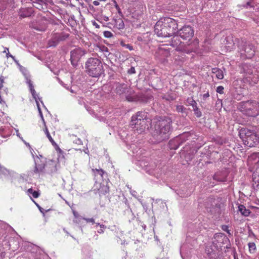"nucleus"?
I'll return each mask as SVG.
<instances>
[{
    "label": "nucleus",
    "mask_w": 259,
    "mask_h": 259,
    "mask_svg": "<svg viewBox=\"0 0 259 259\" xmlns=\"http://www.w3.org/2000/svg\"><path fill=\"white\" fill-rule=\"evenodd\" d=\"M116 25L118 29H123L124 27V24L122 19H118L116 21Z\"/></svg>",
    "instance_id": "obj_32"
},
{
    "label": "nucleus",
    "mask_w": 259,
    "mask_h": 259,
    "mask_svg": "<svg viewBox=\"0 0 259 259\" xmlns=\"http://www.w3.org/2000/svg\"><path fill=\"white\" fill-rule=\"evenodd\" d=\"M85 68L88 74L94 77H98L103 71L102 62L99 59L95 58L88 59L85 63Z\"/></svg>",
    "instance_id": "obj_5"
},
{
    "label": "nucleus",
    "mask_w": 259,
    "mask_h": 259,
    "mask_svg": "<svg viewBox=\"0 0 259 259\" xmlns=\"http://www.w3.org/2000/svg\"><path fill=\"white\" fill-rule=\"evenodd\" d=\"M193 109L194 111L195 114L197 117H200L201 116V112L199 109L197 105H195L194 107H193Z\"/></svg>",
    "instance_id": "obj_33"
},
{
    "label": "nucleus",
    "mask_w": 259,
    "mask_h": 259,
    "mask_svg": "<svg viewBox=\"0 0 259 259\" xmlns=\"http://www.w3.org/2000/svg\"><path fill=\"white\" fill-rule=\"evenodd\" d=\"M45 4L43 1H39L38 2H33L32 4V6L34 7H35L36 8L40 10L41 9H42V4Z\"/></svg>",
    "instance_id": "obj_27"
},
{
    "label": "nucleus",
    "mask_w": 259,
    "mask_h": 259,
    "mask_svg": "<svg viewBox=\"0 0 259 259\" xmlns=\"http://www.w3.org/2000/svg\"><path fill=\"white\" fill-rule=\"evenodd\" d=\"M184 109V107L182 105H177L176 107V110L178 112H183Z\"/></svg>",
    "instance_id": "obj_39"
},
{
    "label": "nucleus",
    "mask_w": 259,
    "mask_h": 259,
    "mask_svg": "<svg viewBox=\"0 0 259 259\" xmlns=\"http://www.w3.org/2000/svg\"><path fill=\"white\" fill-rule=\"evenodd\" d=\"M222 229L224 231L227 232L228 234H230V230H229L228 227L226 225L222 226Z\"/></svg>",
    "instance_id": "obj_42"
},
{
    "label": "nucleus",
    "mask_w": 259,
    "mask_h": 259,
    "mask_svg": "<svg viewBox=\"0 0 259 259\" xmlns=\"http://www.w3.org/2000/svg\"><path fill=\"white\" fill-rule=\"evenodd\" d=\"M180 35H174L171 38L170 45L176 47V50L186 53L194 52L197 48V42H192L187 44L185 41L180 40Z\"/></svg>",
    "instance_id": "obj_3"
},
{
    "label": "nucleus",
    "mask_w": 259,
    "mask_h": 259,
    "mask_svg": "<svg viewBox=\"0 0 259 259\" xmlns=\"http://www.w3.org/2000/svg\"><path fill=\"white\" fill-rule=\"evenodd\" d=\"M239 136L244 144L249 147L255 146L259 141V137L256 132L247 128H241Z\"/></svg>",
    "instance_id": "obj_4"
},
{
    "label": "nucleus",
    "mask_w": 259,
    "mask_h": 259,
    "mask_svg": "<svg viewBox=\"0 0 259 259\" xmlns=\"http://www.w3.org/2000/svg\"><path fill=\"white\" fill-rule=\"evenodd\" d=\"M237 109L249 117H256L259 115V102L255 100H248L239 103Z\"/></svg>",
    "instance_id": "obj_2"
},
{
    "label": "nucleus",
    "mask_w": 259,
    "mask_h": 259,
    "mask_svg": "<svg viewBox=\"0 0 259 259\" xmlns=\"http://www.w3.org/2000/svg\"><path fill=\"white\" fill-rule=\"evenodd\" d=\"M179 34L181 38L186 42L187 44L192 42H197V40L195 41L192 40V38L194 35V30L189 26H184L179 31Z\"/></svg>",
    "instance_id": "obj_7"
},
{
    "label": "nucleus",
    "mask_w": 259,
    "mask_h": 259,
    "mask_svg": "<svg viewBox=\"0 0 259 259\" xmlns=\"http://www.w3.org/2000/svg\"><path fill=\"white\" fill-rule=\"evenodd\" d=\"M153 98L150 91H147L144 93L141 92L135 94L134 92L133 95H129L126 96V100L131 102H139L141 103H147Z\"/></svg>",
    "instance_id": "obj_6"
},
{
    "label": "nucleus",
    "mask_w": 259,
    "mask_h": 259,
    "mask_svg": "<svg viewBox=\"0 0 259 259\" xmlns=\"http://www.w3.org/2000/svg\"><path fill=\"white\" fill-rule=\"evenodd\" d=\"M93 4L95 5V6H99V2L98 1H95L93 2Z\"/></svg>",
    "instance_id": "obj_50"
},
{
    "label": "nucleus",
    "mask_w": 259,
    "mask_h": 259,
    "mask_svg": "<svg viewBox=\"0 0 259 259\" xmlns=\"http://www.w3.org/2000/svg\"><path fill=\"white\" fill-rule=\"evenodd\" d=\"M27 83L28 84V86H29V90H30V91L32 94V96H33V98L35 99L36 102L37 103V106H38V110L39 111V112H41L40 111V109L39 108V107H38V102H37V98L38 97L37 95L36 94V93L34 90V87L33 85V84H32V81L29 80L27 81Z\"/></svg>",
    "instance_id": "obj_23"
},
{
    "label": "nucleus",
    "mask_w": 259,
    "mask_h": 259,
    "mask_svg": "<svg viewBox=\"0 0 259 259\" xmlns=\"http://www.w3.org/2000/svg\"><path fill=\"white\" fill-rule=\"evenodd\" d=\"M172 120L168 117L159 116L154 119L152 136L154 143H160L169 138Z\"/></svg>",
    "instance_id": "obj_1"
},
{
    "label": "nucleus",
    "mask_w": 259,
    "mask_h": 259,
    "mask_svg": "<svg viewBox=\"0 0 259 259\" xmlns=\"http://www.w3.org/2000/svg\"><path fill=\"white\" fill-rule=\"evenodd\" d=\"M224 87L223 86L220 85L217 87L216 91L217 93L220 94H223L224 93Z\"/></svg>",
    "instance_id": "obj_38"
},
{
    "label": "nucleus",
    "mask_w": 259,
    "mask_h": 259,
    "mask_svg": "<svg viewBox=\"0 0 259 259\" xmlns=\"http://www.w3.org/2000/svg\"><path fill=\"white\" fill-rule=\"evenodd\" d=\"M164 25L161 18L155 25L154 32L158 36L166 37L171 36Z\"/></svg>",
    "instance_id": "obj_9"
},
{
    "label": "nucleus",
    "mask_w": 259,
    "mask_h": 259,
    "mask_svg": "<svg viewBox=\"0 0 259 259\" xmlns=\"http://www.w3.org/2000/svg\"><path fill=\"white\" fill-rule=\"evenodd\" d=\"M179 145H178L175 147H171V148L176 149L179 147Z\"/></svg>",
    "instance_id": "obj_52"
},
{
    "label": "nucleus",
    "mask_w": 259,
    "mask_h": 259,
    "mask_svg": "<svg viewBox=\"0 0 259 259\" xmlns=\"http://www.w3.org/2000/svg\"><path fill=\"white\" fill-rule=\"evenodd\" d=\"M53 134L54 135L55 134V131H53Z\"/></svg>",
    "instance_id": "obj_55"
},
{
    "label": "nucleus",
    "mask_w": 259,
    "mask_h": 259,
    "mask_svg": "<svg viewBox=\"0 0 259 259\" xmlns=\"http://www.w3.org/2000/svg\"><path fill=\"white\" fill-rule=\"evenodd\" d=\"M49 163H36L34 172L35 174L45 172L46 171H47V168L49 167Z\"/></svg>",
    "instance_id": "obj_21"
},
{
    "label": "nucleus",
    "mask_w": 259,
    "mask_h": 259,
    "mask_svg": "<svg viewBox=\"0 0 259 259\" xmlns=\"http://www.w3.org/2000/svg\"><path fill=\"white\" fill-rule=\"evenodd\" d=\"M238 211L244 217H248L251 213L249 209H246V207L242 204L238 206Z\"/></svg>",
    "instance_id": "obj_24"
},
{
    "label": "nucleus",
    "mask_w": 259,
    "mask_h": 259,
    "mask_svg": "<svg viewBox=\"0 0 259 259\" xmlns=\"http://www.w3.org/2000/svg\"><path fill=\"white\" fill-rule=\"evenodd\" d=\"M148 120L147 113L145 111H139L132 117L131 121H139L141 120Z\"/></svg>",
    "instance_id": "obj_19"
},
{
    "label": "nucleus",
    "mask_w": 259,
    "mask_h": 259,
    "mask_svg": "<svg viewBox=\"0 0 259 259\" xmlns=\"http://www.w3.org/2000/svg\"><path fill=\"white\" fill-rule=\"evenodd\" d=\"M120 45L123 47H125L130 51H132L134 50L133 47L130 44H125L123 40L120 41Z\"/></svg>",
    "instance_id": "obj_31"
},
{
    "label": "nucleus",
    "mask_w": 259,
    "mask_h": 259,
    "mask_svg": "<svg viewBox=\"0 0 259 259\" xmlns=\"http://www.w3.org/2000/svg\"><path fill=\"white\" fill-rule=\"evenodd\" d=\"M6 171V168L0 164V175L5 174Z\"/></svg>",
    "instance_id": "obj_40"
},
{
    "label": "nucleus",
    "mask_w": 259,
    "mask_h": 259,
    "mask_svg": "<svg viewBox=\"0 0 259 259\" xmlns=\"http://www.w3.org/2000/svg\"><path fill=\"white\" fill-rule=\"evenodd\" d=\"M250 253H254L256 250V245L254 242H249L248 244Z\"/></svg>",
    "instance_id": "obj_29"
},
{
    "label": "nucleus",
    "mask_w": 259,
    "mask_h": 259,
    "mask_svg": "<svg viewBox=\"0 0 259 259\" xmlns=\"http://www.w3.org/2000/svg\"><path fill=\"white\" fill-rule=\"evenodd\" d=\"M6 48H5V50H4V53H6L7 54V53H8V51H7V50H6Z\"/></svg>",
    "instance_id": "obj_54"
},
{
    "label": "nucleus",
    "mask_w": 259,
    "mask_h": 259,
    "mask_svg": "<svg viewBox=\"0 0 259 259\" xmlns=\"http://www.w3.org/2000/svg\"><path fill=\"white\" fill-rule=\"evenodd\" d=\"M85 53L80 48L75 49L71 52L70 60L73 65H76L77 62L84 55Z\"/></svg>",
    "instance_id": "obj_15"
},
{
    "label": "nucleus",
    "mask_w": 259,
    "mask_h": 259,
    "mask_svg": "<svg viewBox=\"0 0 259 259\" xmlns=\"http://www.w3.org/2000/svg\"><path fill=\"white\" fill-rule=\"evenodd\" d=\"M6 252L4 251L0 250V256L2 259H5Z\"/></svg>",
    "instance_id": "obj_45"
},
{
    "label": "nucleus",
    "mask_w": 259,
    "mask_h": 259,
    "mask_svg": "<svg viewBox=\"0 0 259 259\" xmlns=\"http://www.w3.org/2000/svg\"><path fill=\"white\" fill-rule=\"evenodd\" d=\"M97 189V193L100 195H105L109 192V188L104 184L99 183L95 185Z\"/></svg>",
    "instance_id": "obj_17"
},
{
    "label": "nucleus",
    "mask_w": 259,
    "mask_h": 259,
    "mask_svg": "<svg viewBox=\"0 0 259 259\" xmlns=\"http://www.w3.org/2000/svg\"><path fill=\"white\" fill-rule=\"evenodd\" d=\"M98 225H100L101 228H104V227H105V226L104 225H100L99 223L98 224Z\"/></svg>",
    "instance_id": "obj_51"
},
{
    "label": "nucleus",
    "mask_w": 259,
    "mask_h": 259,
    "mask_svg": "<svg viewBox=\"0 0 259 259\" xmlns=\"http://www.w3.org/2000/svg\"><path fill=\"white\" fill-rule=\"evenodd\" d=\"M187 101H188V103L189 104V105L192 106V107H194L195 105V106L197 105L196 102L192 98H188L187 99Z\"/></svg>",
    "instance_id": "obj_35"
},
{
    "label": "nucleus",
    "mask_w": 259,
    "mask_h": 259,
    "mask_svg": "<svg viewBox=\"0 0 259 259\" xmlns=\"http://www.w3.org/2000/svg\"><path fill=\"white\" fill-rule=\"evenodd\" d=\"M115 92L119 96L125 97L129 95H133L134 92L132 91L129 87L125 83H117L116 84Z\"/></svg>",
    "instance_id": "obj_11"
},
{
    "label": "nucleus",
    "mask_w": 259,
    "mask_h": 259,
    "mask_svg": "<svg viewBox=\"0 0 259 259\" xmlns=\"http://www.w3.org/2000/svg\"><path fill=\"white\" fill-rule=\"evenodd\" d=\"M169 55L168 45L165 44L160 45L155 53V56L161 61L165 60Z\"/></svg>",
    "instance_id": "obj_12"
},
{
    "label": "nucleus",
    "mask_w": 259,
    "mask_h": 259,
    "mask_svg": "<svg viewBox=\"0 0 259 259\" xmlns=\"http://www.w3.org/2000/svg\"><path fill=\"white\" fill-rule=\"evenodd\" d=\"M85 220L87 223H92V224L95 223V220L93 218L85 219Z\"/></svg>",
    "instance_id": "obj_43"
},
{
    "label": "nucleus",
    "mask_w": 259,
    "mask_h": 259,
    "mask_svg": "<svg viewBox=\"0 0 259 259\" xmlns=\"http://www.w3.org/2000/svg\"><path fill=\"white\" fill-rule=\"evenodd\" d=\"M6 50H7V51H8V53H7V54H6V57H7L8 58L10 57V58H12L13 59H14V57L13 55H11V54L9 53V49H8V48H6Z\"/></svg>",
    "instance_id": "obj_44"
},
{
    "label": "nucleus",
    "mask_w": 259,
    "mask_h": 259,
    "mask_svg": "<svg viewBox=\"0 0 259 259\" xmlns=\"http://www.w3.org/2000/svg\"><path fill=\"white\" fill-rule=\"evenodd\" d=\"M102 51L104 52L109 53L108 49L105 46H103L102 47Z\"/></svg>",
    "instance_id": "obj_46"
},
{
    "label": "nucleus",
    "mask_w": 259,
    "mask_h": 259,
    "mask_svg": "<svg viewBox=\"0 0 259 259\" xmlns=\"http://www.w3.org/2000/svg\"><path fill=\"white\" fill-rule=\"evenodd\" d=\"M40 116H41V118L42 119V122H43V124H44V127H43V131L44 132V133H45L46 136L47 137V138H48L49 140L50 141V142L52 143V144L53 145H56V142L54 141V140H53V139L52 138V137H51L49 132V130H48V128L47 127V126L46 125V122L45 121V119L43 117V115H42V114L41 113V112H40Z\"/></svg>",
    "instance_id": "obj_20"
},
{
    "label": "nucleus",
    "mask_w": 259,
    "mask_h": 259,
    "mask_svg": "<svg viewBox=\"0 0 259 259\" xmlns=\"http://www.w3.org/2000/svg\"><path fill=\"white\" fill-rule=\"evenodd\" d=\"M253 186L254 187L259 188V177L254 176L253 178Z\"/></svg>",
    "instance_id": "obj_34"
},
{
    "label": "nucleus",
    "mask_w": 259,
    "mask_h": 259,
    "mask_svg": "<svg viewBox=\"0 0 259 259\" xmlns=\"http://www.w3.org/2000/svg\"><path fill=\"white\" fill-rule=\"evenodd\" d=\"M212 72L215 74L216 77L219 79H222L224 78V74L223 71L218 68H213Z\"/></svg>",
    "instance_id": "obj_26"
},
{
    "label": "nucleus",
    "mask_w": 259,
    "mask_h": 259,
    "mask_svg": "<svg viewBox=\"0 0 259 259\" xmlns=\"http://www.w3.org/2000/svg\"><path fill=\"white\" fill-rule=\"evenodd\" d=\"M93 25L96 28H99L100 25L97 23L95 21H94L92 22Z\"/></svg>",
    "instance_id": "obj_47"
},
{
    "label": "nucleus",
    "mask_w": 259,
    "mask_h": 259,
    "mask_svg": "<svg viewBox=\"0 0 259 259\" xmlns=\"http://www.w3.org/2000/svg\"><path fill=\"white\" fill-rule=\"evenodd\" d=\"M104 36L106 38H111L113 36V34L109 31H105L104 32Z\"/></svg>",
    "instance_id": "obj_37"
},
{
    "label": "nucleus",
    "mask_w": 259,
    "mask_h": 259,
    "mask_svg": "<svg viewBox=\"0 0 259 259\" xmlns=\"http://www.w3.org/2000/svg\"><path fill=\"white\" fill-rule=\"evenodd\" d=\"M92 171L94 172H96L97 174L100 175L102 177H103L104 174V171L102 169H92Z\"/></svg>",
    "instance_id": "obj_36"
},
{
    "label": "nucleus",
    "mask_w": 259,
    "mask_h": 259,
    "mask_svg": "<svg viewBox=\"0 0 259 259\" xmlns=\"http://www.w3.org/2000/svg\"><path fill=\"white\" fill-rule=\"evenodd\" d=\"M33 13L32 8H23L20 9L19 16L21 18L30 17Z\"/></svg>",
    "instance_id": "obj_18"
},
{
    "label": "nucleus",
    "mask_w": 259,
    "mask_h": 259,
    "mask_svg": "<svg viewBox=\"0 0 259 259\" xmlns=\"http://www.w3.org/2000/svg\"><path fill=\"white\" fill-rule=\"evenodd\" d=\"M32 196L35 198H38L39 195H40V193H39L38 191H34L32 194Z\"/></svg>",
    "instance_id": "obj_41"
},
{
    "label": "nucleus",
    "mask_w": 259,
    "mask_h": 259,
    "mask_svg": "<svg viewBox=\"0 0 259 259\" xmlns=\"http://www.w3.org/2000/svg\"><path fill=\"white\" fill-rule=\"evenodd\" d=\"M69 34L64 32L60 33H55L52 34L51 38L48 42V46L50 47H56L60 42L65 40L69 37Z\"/></svg>",
    "instance_id": "obj_8"
},
{
    "label": "nucleus",
    "mask_w": 259,
    "mask_h": 259,
    "mask_svg": "<svg viewBox=\"0 0 259 259\" xmlns=\"http://www.w3.org/2000/svg\"><path fill=\"white\" fill-rule=\"evenodd\" d=\"M161 19L164 24H165L164 26L167 28L168 33L171 36L174 35L178 29L177 21L169 17H165Z\"/></svg>",
    "instance_id": "obj_10"
},
{
    "label": "nucleus",
    "mask_w": 259,
    "mask_h": 259,
    "mask_svg": "<svg viewBox=\"0 0 259 259\" xmlns=\"http://www.w3.org/2000/svg\"><path fill=\"white\" fill-rule=\"evenodd\" d=\"M244 80L251 85L256 84L259 80V77L257 74H253L252 69L245 72Z\"/></svg>",
    "instance_id": "obj_16"
},
{
    "label": "nucleus",
    "mask_w": 259,
    "mask_h": 259,
    "mask_svg": "<svg viewBox=\"0 0 259 259\" xmlns=\"http://www.w3.org/2000/svg\"><path fill=\"white\" fill-rule=\"evenodd\" d=\"M132 128L139 133H142L148 126V120H141L139 121H131Z\"/></svg>",
    "instance_id": "obj_13"
},
{
    "label": "nucleus",
    "mask_w": 259,
    "mask_h": 259,
    "mask_svg": "<svg viewBox=\"0 0 259 259\" xmlns=\"http://www.w3.org/2000/svg\"><path fill=\"white\" fill-rule=\"evenodd\" d=\"M254 159L256 160L257 162L259 161V157L258 156V155L256 154H253L248 157L247 159L248 163L249 164H250L251 163H252V161Z\"/></svg>",
    "instance_id": "obj_28"
},
{
    "label": "nucleus",
    "mask_w": 259,
    "mask_h": 259,
    "mask_svg": "<svg viewBox=\"0 0 259 259\" xmlns=\"http://www.w3.org/2000/svg\"><path fill=\"white\" fill-rule=\"evenodd\" d=\"M238 41V38H234L232 34H229L225 39L224 45L226 49L230 51L231 50L235 49L236 44Z\"/></svg>",
    "instance_id": "obj_14"
},
{
    "label": "nucleus",
    "mask_w": 259,
    "mask_h": 259,
    "mask_svg": "<svg viewBox=\"0 0 259 259\" xmlns=\"http://www.w3.org/2000/svg\"><path fill=\"white\" fill-rule=\"evenodd\" d=\"M189 136V135L188 133L184 134L181 135L180 138H177V139L174 140V141H172V140L170 141L169 143V145H171L173 143H176V142L178 143L179 142L180 139H184V138L187 137Z\"/></svg>",
    "instance_id": "obj_30"
},
{
    "label": "nucleus",
    "mask_w": 259,
    "mask_h": 259,
    "mask_svg": "<svg viewBox=\"0 0 259 259\" xmlns=\"http://www.w3.org/2000/svg\"><path fill=\"white\" fill-rule=\"evenodd\" d=\"M209 96V94L208 93H205L203 95V99H205Z\"/></svg>",
    "instance_id": "obj_48"
},
{
    "label": "nucleus",
    "mask_w": 259,
    "mask_h": 259,
    "mask_svg": "<svg viewBox=\"0 0 259 259\" xmlns=\"http://www.w3.org/2000/svg\"><path fill=\"white\" fill-rule=\"evenodd\" d=\"M131 71H132V72L134 73L135 72V69H134V68H131Z\"/></svg>",
    "instance_id": "obj_53"
},
{
    "label": "nucleus",
    "mask_w": 259,
    "mask_h": 259,
    "mask_svg": "<svg viewBox=\"0 0 259 259\" xmlns=\"http://www.w3.org/2000/svg\"><path fill=\"white\" fill-rule=\"evenodd\" d=\"M162 99L170 101L176 99V95L173 93H167L161 96Z\"/></svg>",
    "instance_id": "obj_25"
},
{
    "label": "nucleus",
    "mask_w": 259,
    "mask_h": 259,
    "mask_svg": "<svg viewBox=\"0 0 259 259\" xmlns=\"http://www.w3.org/2000/svg\"><path fill=\"white\" fill-rule=\"evenodd\" d=\"M244 52L248 58H251L254 55L253 47L251 44H248L245 47Z\"/></svg>",
    "instance_id": "obj_22"
},
{
    "label": "nucleus",
    "mask_w": 259,
    "mask_h": 259,
    "mask_svg": "<svg viewBox=\"0 0 259 259\" xmlns=\"http://www.w3.org/2000/svg\"><path fill=\"white\" fill-rule=\"evenodd\" d=\"M33 191H34L33 190L32 188H29V189H28L27 190V192L28 194H32Z\"/></svg>",
    "instance_id": "obj_49"
}]
</instances>
